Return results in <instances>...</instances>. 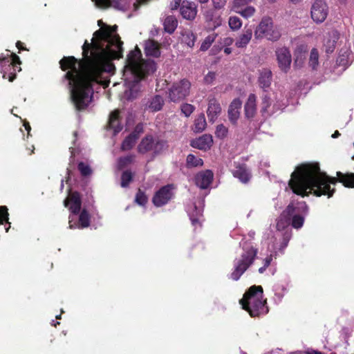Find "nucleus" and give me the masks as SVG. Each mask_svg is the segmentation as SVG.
I'll return each instance as SVG.
<instances>
[{
  "instance_id": "cd10ccee",
  "label": "nucleus",
  "mask_w": 354,
  "mask_h": 354,
  "mask_svg": "<svg viewBox=\"0 0 354 354\" xmlns=\"http://www.w3.org/2000/svg\"><path fill=\"white\" fill-rule=\"evenodd\" d=\"M272 102L270 98L267 95H265L262 98V104H261V110L263 114H270L272 113H274L276 110L279 109V108L275 107V105L273 106L272 110L271 111L270 109L271 106Z\"/></svg>"
},
{
  "instance_id": "f8f14e48",
  "label": "nucleus",
  "mask_w": 354,
  "mask_h": 354,
  "mask_svg": "<svg viewBox=\"0 0 354 354\" xmlns=\"http://www.w3.org/2000/svg\"><path fill=\"white\" fill-rule=\"evenodd\" d=\"M275 55L279 69L283 73H288L292 63V56L288 48L286 47L277 48Z\"/></svg>"
},
{
  "instance_id": "864d4df0",
  "label": "nucleus",
  "mask_w": 354,
  "mask_h": 354,
  "mask_svg": "<svg viewBox=\"0 0 354 354\" xmlns=\"http://www.w3.org/2000/svg\"><path fill=\"white\" fill-rule=\"evenodd\" d=\"M180 3H182L181 0H171L169 3V8L172 10H177Z\"/></svg>"
},
{
  "instance_id": "6e6d98bb",
  "label": "nucleus",
  "mask_w": 354,
  "mask_h": 354,
  "mask_svg": "<svg viewBox=\"0 0 354 354\" xmlns=\"http://www.w3.org/2000/svg\"><path fill=\"white\" fill-rule=\"evenodd\" d=\"M142 131V126L141 124H138L136 126V129L133 133H134L136 136L138 133Z\"/></svg>"
},
{
  "instance_id": "69168bd1",
  "label": "nucleus",
  "mask_w": 354,
  "mask_h": 354,
  "mask_svg": "<svg viewBox=\"0 0 354 354\" xmlns=\"http://www.w3.org/2000/svg\"><path fill=\"white\" fill-rule=\"evenodd\" d=\"M70 150H71V156H74L75 154H74V151H73V148L71 147Z\"/></svg>"
},
{
  "instance_id": "a19ab883",
  "label": "nucleus",
  "mask_w": 354,
  "mask_h": 354,
  "mask_svg": "<svg viewBox=\"0 0 354 354\" xmlns=\"http://www.w3.org/2000/svg\"><path fill=\"white\" fill-rule=\"evenodd\" d=\"M132 179V174L131 172L126 171L122 175L121 186L126 187L128 186Z\"/></svg>"
},
{
  "instance_id": "79ce46f5",
  "label": "nucleus",
  "mask_w": 354,
  "mask_h": 354,
  "mask_svg": "<svg viewBox=\"0 0 354 354\" xmlns=\"http://www.w3.org/2000/svg\"><path fill=\"white\" fill-rule=\"evenodd\" d=\"M78 169L83 176H88L91 174V169L88 165L84 162H80L78 165Z\"/></svg>"
},
{
  "instance_id": "f257e3e1",
  "label": "nucleus",
  "mask_w": 354,
  "mask_h": 354,
  "mask_svg": "<svg viewBox=\"0 0 354 354\" xmlns=\"http://www.w3.org/2000/svg\"><path fill=\"white\" fill-rule=\"evenodd\" d=\"M100 29L95 31L91 43L85 41L82 46L83 59L74 57H64L60 66L68 70V81L72 102L78 110L86 109L91 103L95 84L106 87L115 66L112 61L122 55V42L117 33V26H110L97 21Z\"/></svg>"
},
{
  "instance_id": "f704fd0d",
  "label": "nucleus",
  "mask_w": 354,
  "mask_h": 354,
  "mask_svg": "<svg viewBox=\"0 0 354 354\" xmlns=\"http://www.w3.org/2000/svg\"><path fill=\"white\" fill-rule=\"evenodd\" d=\"M187 164L189 167H200L203 165V161L193 154H189L187 157Z\"/></svg>"
},
{
  "instance_id": "423d86ee",
  "label": "nucleus",
  "mask_w": 354,
  "mask_h": 354,
  "mask_svg": "<svg viewBox=\"0 0 354 354\" xmlns=\"http://www.w3.org/2000/svg\"><path fill=\"white\" fill-rule=\"evenodd\" d=\"M266 300L263 299L261 286H253L245 292L240 301L243 309L247 310L251 317H257L268 312L265 306Z\"/></svg>"
},
{
  "instance_id": "c03bdc74",
  "label": "nucleus",
  "mask_w": 354,
  "mask_h": 354,
  "mask_svg": "<svg viewBox=\"0 0 354 354\" xmlns=\"http://www.w3.org/2000/svg\"><path fill=\"white\" fill-rule=\"evenodd\" d=\"M167 148L168 145L165 141H156V154L165 151Z\"/></svg>"
},
{
  "instance_id": "a878e982",
  "label": "nucleus",
  "mask_w": 354,
  "mask_h": 354,
  "mask_svg": "<svg viewBox=\"0 0 354 354\" xmlns=\"http://www.w3.org/2000/svg\"><path fill=\"white\" fill-rule=\"evenodd\" d=\"M163 26L167 32L169 34L173 33L178 26V21L176 17L173 15L166 17L163 21Z\"/></svg>"
},
{
  "instance_id": "9b49d317",
  "label": "nucleus",
  "mask_w": 354,
  "mask_h": 354,
  "mask_svg": "<svg viewBox=\"0 0 354 354\" xmlns=\"http://www.w3.org/2000/svg\"><path fill=\"white\" fill-rule=\"evenodd\" d=\"M203 205L204 200L203 198H198L187 205L186 211L193 225L196 226L201 224L203 218Z\"/></svg>"
},
{
  "instance_id": "ddd939ff",
  "label": "nucleus",
  "mask_w": 354,
  "mask_h": 354,
  "mask_svg": "<svg viewBox=\"0 0 354 354\" xmlns=\"http://www.w3.org/2000/svg\"><path fill=\"white\" fill-rule=\"evenodd\" d=\"M328 15V7L322 0H317L314 2L311 8V17L316 23L323 22Z\"/></svg>"
},
{
  "instance_id": "2eb2a0df",
  "label": "nucleus",
  "mask_w": 354,
  "mask_h": 354,
  "mask_svg": "<svg viewBox=\"0 0 354 354\" xmlns=\"http://www.w3.org/2000/svg\"><path fill=\"white\" fill-rule=\"evenodd\" d=\"M180 10L183 18L192 20L196 16L197 6L194 2L185 0L181 3Z\"/></svg>"
},
{
  "instance_id": "8fccbe9b",
  "label": "nucleus",
  "mask_w": 354,
  "mask_h": 354,
  "mask_svg": "<svg viewBox=\"0 0 354 354\" xmlns=\"http://www.w3.org/2000/svg\"><path fill=\"white\" fill-rule=\"evenodd\" d=\"M216 78V74L214 72H209L204 77L206 84H211Z\"/></svg>"
},
{
  "instance_id": "680f3d73",
  "label": "nucleus",
  "mask_w": 354,
  "mask_h": 354,
  "mask_svg": "<svg viewBox=\"0 0 354 354\" xmlns=\"http://www.w3.org/2000/svg\"><path fill=\"white\" fill-rule=\"evenodd\" d=\"M266 268H267L263 266V267H261L259 269V272L263 273L266 270Z\"/></svg>"
},
{
  "instance_id": "58836bf2",
  "label": "nucleus",
  "mask_w": 354,
  "mask_h": 354,
  "mask_svg": "<svg viewBox=\"0 0 354 354\" xmlns=\"http://www.w3.org/2000/svg\"><path fill=\"white\" fill-rule=\"evenodd\" d=\"M180 110L185 117H189L194 111L195 107L191 104L183 103L180 106Z\"/></svg>"
},
{
  "instance_id": "c9c22d12",
  "label": "nucleus",
  "mask_w": 354,
  "mask_h": 354,
  "mask_svg": "<svg viewBox=\"0 0 354 354\" xmlns=\"http://www.w3.org/2000/svg\"><path fill=\"white\" fill-rule=\"evenodd\" d=\"M3 221H6L8 225V227H6V232H7L10 227V223L8 222V209L6 206L0 207V225L3 223Z\"/></svg>"
},
{
  "instance_id": "aec40b11",
  "label": "nucleus",
  "mask_w": 354,
  "mask_h": 354,
  "mask_svg": "<svg viewBox=\"0 0 354 354\" xmlns=\"http://www.w3.org/2000/svg\"><path fill=\"white\" fill-rule=\"evenodd\" d=\"M221 112L220 104L215 100L212 99L209 101L208 108L207 111L209 120L214 122Z\"/></svg>"
},
{
  "instance_id": "a211bd4d",
  "label": "nucleus",
  "mask_w": 354,
  "mask_h": 354,
  "mask_svg": "<svg viewBox=\"0 0 354 354\" xmlns=\"http://www.w3.org/2000/svg\"><path fill=\"white\" fill-rule=\"evenodd\" d=\"M241 105V101L239 98H236L231 102L229 106L228 118L232 124H236L239 118Z\"/></svg>"
},
{
  "instance_id": "338daca9",
  "label": "nucleus",
  "mask_w": 354,
  "mask_h": 354,
  "mask_svg": "<svg viewBox=\"0 0 354 354\" xmlns=\"http://www.w3.org/2000/svg\"><path fill=\"white\" fill-rule=\"evenodd\" d=\"M276 295H277L279 298V299H281L283 297V295L282 294H278V293H276Z\"/></svg>"
},
{
  "instance_id": "c756f323",
  "label": "nucleus",
  "mask_w": 354,
  "mask_h": 354,
  "mask_svg": "<svg viewBox=\"0 0 354 354\" xmlns=\"http://www.w3.org/2000/svg\"><path fill=\"white\" fill-rule=\"evenodd\" d=\"M196 36L190 30H185L182 33V42L185 44L189 48L194 46Z\"/></svg>"
},
{
  "instance_id": "37998d69",
  "label": "nucleus",
  "mask_w": 354,
  "mask_h": 354,
  "mask_svg": "<svg viewBox=\"0 0 354 354\" xmlns=\"http://www.w3.org/2000/svg\"><path fill=\"white\" fill-rule=\"evenodd\" d=\"M147 197L146 196L140 191L137 193L135 201L139 205L143 206L147 203Z\"/></svg>"
},
{
  "instance_id": "0e129e2a",
  "label": "nucleus",
  "mask_w": 354,
  "mask_h": 354,
  "mask_svg": "<svg viewBox=\"0 0 354 354\" xmlns=\"http://www.w3.org/2000/svg\"><path fill=\"white\" fill-rule=\"evenodd\" d=\"M301 0H290V2H292L294 4H297L299 3Z\"/></svg>"
},
{
  "instance_id": "4d7b16f0",
  "label": "nucleus",
  "mask_w": 354,
  "mask_h": 354,
  "mask_svg": "<svg viewBox=\"0 0 354 354\" xmlns=\"http://www.w3.org/2000/svg\"><path fill=\"white\" fill-rule=\"evenodd\" d=\"M306 354H324L322 352L313 350V349H308L306 352Z\"/></svg>"
},
{
  "instance_id": "3c124183",
  "label": "nucleus",
  "mask_w": 354,
  "mask_h": 354,
  "mask_svg": "<svg viewBox=\"0 0 354 354\" xmlns=\"http://www.w3.org/2000/svg\"><path fill=\"white\" fill-rule=\"evenodd\" d=\"M212 2L216 9H221L225 6L227 0H212Z\"/></svg>"
},
{
  "instance_id": "473e14b6",
  "label": "nucleus",
  "mask_w": 354,
  "mask_h": 354,
  "mask_svg": "<svg viewBox=\"0 0 354 354\" xmlns=\"http://www.w3.org/2000/svg\"><path fill=\"white\" fill-rule=\"evenodd\" d=\"M319 64V53L316 48H313L310 51L309 58V66L313 69H316Z\"/></svg>"
},
{
  "instance_id": "bf43d9fd",
  "label": "nucleus",
  "mask_w": 354,
  "mask_h": 354,
  "mask_svg": "<svg viewBox=\"0 0 354 354\" xmlns=\"http://www.w3.org/2000/svg\"><path fill=\"white\" fill-rule=\"evenodd\" d=\"M303 63V59L302 58H299L298 57L295 59V64L296 66H299V65H301V64Z\"/></svg>"
},
{
  "instance_id": "49530a36",
  "label": "nucleus",
  "mask_w": 354,
  "mask_h": 354,
  "mask_svg": "<svg viewBox=\"0 0 354 354\" xmlns=\"http://www.w3.org/2000/svg\"><path fill=\"white\" fill-rule=\"evenodd\" d=\"M133 159V156H127L124 158H122L118 160V166L120 168H122L129 163L131 162Z\"/></svg>"
},
{
  "instance_id": "4468645a",
  "label": "nucleus",
  "mask_w": 354,
  "mask_h": 354,
  "mask_svg": "<svg viewBox=\"0 0 354 354\" xmlns=\"http://www.w3.org/2000/svg\"><path fill=\"white\" fill-rule=\"evenodd\" d=\"M175 187L173 185H167L156 192V207L163 206L169 203L174 196Z\"/></svg>"
},
{
  "instance_id": "6e6552de",
  "label": "nucleus",
  "mask_w": 354,
  "mask_h": 354,
  "mask_svg": "<svg viewBox=\"0 0 354 354\" xmlns=\"http://www.w3.org/2000/svg\"><path fill=\"white\" fill-rule=\"evenodd\" d=\"M19 57L15 53L6 50L5 53L0 55V69L2 77L12 82L15 78L17 71H20L21 68Z\"/></svg>"
},
{
  "instance_id": "09e8293b",
  "label": "nucleus",
  "mask_w": 354,
  "mask_h": 354,
  "mask_svg": "<svg viewBox=\"0 0 354 354\" xmlns=\"http://www.w3.org/2000/svg\"><path fill=\"white\" fill-rule=\"evenodd\" d=\"M233 42H234L233 38L230 37L222 38L220 40V44L223 47L230 46L233 44Z\"/></svg>"
},
{
  "instance_id": "6ab92c4d",
  "label": "nucleus",
  "mask_w": 354,
  "mask_h": 354,
  "mask_svg": "<svg viewBox=\"0 0 354 354\" xmlns=\"http://www.w3.org/2000/svg\"><path fill=\"white\" fill-rule=\"evenodd\" d=\"M245 115L247 118H252L257 112V96L251 93L244 106Z\"/></svg>"
},
{
  "instance_id": "0eeeda50",
  "label": "nucleus",
  "mask_w": 354,
  "mask_h": 354,
  "mask_svg": "<svg viewBox=\"0 0 354 354\" xmlns=\"http://www.w3.org/2000/svg\"><path fill=\"white\" fill-rule=\"evenodd\" d=\"M243 250L241 256L234 261V270L231 273V278L234 281H237L252 264L257 254V249L253 246H243Z\"/></svg>"
},
{
  "instance_id": "c85d7f7f",
  "label": "nucleus",
  "mask_w": 354,
  "mask_h": 354,
  "mask_svg": "<svg viewBox=\"0 0 354 354\" xmlns=\"http://www.w3.org/2000/svg\"><path fill=\"white\" fill-rule=\"evenodd\" d=\"M207 126L204 114L199 115L194 121V131L199 133L203 131Z\"/></svg>"
},
{
  "instance_id": "39448f33",
  "label": "nucleus",
  "mask_w": 354,
  "mask_h": 354,
  "mask_svg": "<svg viewBox=\"0 0 354 354\" xmlns=\"http://www.w3.org/2000/svg\"><path fill=\"white\" fill-rule=\"evenodd\" d=\"M64 206L70 211L68 223L71 229L84 228L89 225V214L86 209H81V198L77 192H69Z\"/></svg>"
},
{
  "instance_id": "bb28decb",
  "label": "nucleus",
  "mask_w": 354,
  "mask_h": 354,
  "mask_svg": "<svg viewBox=\"0 0 354 354\" xmlns=\"http://www.w3.org/2000/svg\"><path fill=\"white\" fill-rule=\"evenodd\" d=\"M109 127L113 130L114 133H117L122 130V127L119 123V111H113L109 118Z\"/></svg>"
},
{
  "instance_id": "4c0bfd02",
  "label": "nucleus",
  "mask_w": 354,
  "mask_h": 354,
  "mask_svg": "<svg viewBox=\"0 0 354 354\" xmlns=\"http://www.w3.org/2000/svg\"><path fill=\"white\" fill-rule=\"evenodd\" d=\"M228 24L232 30H237L241 28L242 21L238 17L232 16L229 18Z\"/></svg>"
},
{
  "instance_id": "7c9ffc66",
  "label": "nucleus",
  "mask_w": 354,
  "mask_h": 354,
  "mask_svg": "<svg viewBox=\"0 0 354 354\" xmlns=\"http://www.w3.org/2000/svg\"><path fill=\"white\" fill-rule=\"evenodd\" d=\"M217 37L216 33H212L205 38L202 42L200 50L201 51H206L211 46L212 43L215 41Z\"/></svg>"
},
{
  "instance_id": "052dcab7",
  "label": "nucleus",
  "mask_w": 354,
  "mask_h": 354,
  "mask_svg": "<svg viewBox=\"0 0 354 354\" xmlns=\"http://www.w3.org/2000/svg\"><path fill=\"white\" fill-rule=\"evenodd\" d=\"M225 48H224V53L227 55H229L232 53V48H230L229 46H225Z\"/></svg>"
},
{
  "instance_id": "5fc2aeb1",
  "label": "nucleus",
  "mask_w": 354,
  "mask_h": 354,
  "mask_svg": "<svg viewBox=\"0 0 354 354\" xmlns=\"http://www.w3.org/2000/svg\"><path fill=\"white\" fill-rule=\"evenodd\" d=\"M156 111L161 109L162 104V98L158 95H156Z\"/></svg>"
},
{
  "instance_id": "f03ea898",
  "label": "nucleus",
  "mask_w": 354,
  "mask_h": 354,
  "mask_svg": "<svg viewBox=\"0 0 354 354\" xmlns=\"http://www.w3.org/2000/svg\"><path fill=\"white\" fill-rule=\"evenodd\" d=\"M337 179L330 178L322 172L317 163L303 164L292 173L288 185L292 192L298 195L304 196L313 192L317 196L327 195L328 198L334 192L330 184L334 185L337 180L346 187L354 188V174L337 171Z\"/></svg>"
},
{
  "instance_id": "5701e85b",
  "label": "nucleus",
  "mask_w": 354,
  "mask_h": 354,
  "mask_svg": "<svg viewBox=\"0 0 354 354\" xmlns=\"http://www.w3.org/2000/svg\"><path fill=\"white\" fill-rule=\"evenodd\" d=\"M259 86L264 91L268 89L272 82V72L268 68H264L260 71L259 77Z\"/></svg>"
},
{
  "instance_id": "20e7f679",
  "label": "nucleus",
  "mask_w": 354,
  "mask_h": 354,
  "mask_svg": "<svg viewBox=\"0 0 354 354\" xmlns=\"http://www.w3.org/2000/svg\"><path fill=\"white\" fill-rule=\"evenodd\" d=\"M308 207L304 202L297 203L295 207L293 204H290L286 209L281 214L277 223V229L278 232L274 239L281 241L279 250H284L291 238V231L288 229L290 221L292 220L293 227L299 229L303 226L304 221V215L307 213Z\"/></svg>"
},
{
  "instance_id": "603ef678",
  "label": "nucleus",
  "mask_w": 354,
  "mask_h": 354,
  "mask_svg": "<svg viewBox=\"0 0 354 354\" xmlns=\"http://www.w3.org/2000/svg\"><path fill=\"white\" fill-rule=\"evenodd\" d=\"M245 3L244 0H234L232 3V10L235 12V10H240V7Z\"/></svg>"
},
{
  "instance_id": "a18cd8bd",
  "label": "nucleus",
  "mask_w": 354,
  "mask_h": 354,
  "mask_svg": "<svg viewBox=\"0 0 354 354\" xmlns=\"http://www.w3.org/2000/svg\"><path fill=\"white\" fill-rule=\"evenodd\" d=\"M208 20L210 22H212V25L214 28H216L219 27L222 24V22H223V19L221 17V16H219V15L212 17L208 19Z\"/></svg>"
},
{
  "instance_id": "412c9836",
  "label": "nucleus",
  "mask_w": 354,
  "mask_h": 354,
  "mask_svg": "<svg viewBox=\"0 0 354 354\" xmlns=\"http://www.w3.org/2000/svg\"><path fill=\"white\" fill-rule=\"evenodd\" d=\"M339 39V33L336 30L330 32L324 39V47L327 53H333Z\"/></svg>"
},
{
  "instance_id": "4be33fe9",
  "label": "nucleus",
  "mask_w": 354,
  "mask_h": 354,
  "mask_svg": "<svg viewBox=\"0 0 354 354\" xmlns=\"http://www.w3.org/2000/svg\"><path fill=\"white\" fill-rule=\"evenodd\" d=\"M252 37V30L248 28L243 30L242 33L236 38L235 46L239 48H245L250 43Z\"/></svg>"
},
{
  "instance_id": "2f4dec72",
  "label": "nucleus",
  "mask_w": 354,
  "mask_h": 354,
  "mask_svg": "<svg viewBox=\"0 0 354 354\" xmlns=\"http://www.w3.org/2000/svg\"><path fill=\"white\" fill-rule=\"evenodd\" d=\"M138 136H136L134 133H131L129 135L126 139L123 141L122 144V150H129L133 147L134 145L136 140Z\"/></svg>"
},
{
  "instance_id": "de8ad7c7",
  "label": "nucleus",
  "mask_w": 354,
  "mask_h": 354,
  "mask_svg": "<svg viewBox=\"0 0 354 354\" xmlns=\"http://www.w3.org/2000/svg\"><path fill=\"white\" fill-rule=\"evenodd\" d=\"M95 6L100 8H107L111 4L110 0H92Z\"/></svg>"
},
{
  "instance_id": "9d476101",
  "label": "nucleus",
  "mask_w": 354,
  "mask_h": 354,
  "mask_svg": "<svg viewBox=\"0 0 354 354\" xmlns=\"http://www.w3.org/2000/svg\"><path fill=\"white\" fill-rule=\"evenodd\" d=\"M191 82L182 79L174 82L169 88L167 97L171 102H178L186 98L190 93Z\"/></svg>"
},
{
  "instance_id": "7ed1b4c3",
  "label": "nucleus",
  "mask_w": 354,
  "mask_h": 354,
  "mask_svg": "<svg viewBox=\"0 0 354 354\" xmlns=\"http://www.w3.org/2000/svg\"><path fill=\"white\" fill-rule=\"evenodd\" d=\"M144 50L148 57L147 61L141 58V52L138 47L130 51L127 55L123 71L125 91L123 98L132 100L136 97L139 91V81L153 68L155 57V41L149 39L145 41Z\"/></svg>"
},
{
  "instance_id": "393cba45",
  "label": "nucleus",
  "mask_w": 354,
  "mask_h": 354,
  "mask_svg": "<svg viewBox=\"0 0 354 354\" xmlns=\"http://www.w3.org/2000/svg\"><path fill=\"white\" fill-rule=\"evenodd\" d=\"M155 146L154 139L153 136L148 135L145 136L138 145V151L141 153H146L153 149Z\"/></svg>"
},
{
  "instance_id": "72a5a7b5",
  "label": "nucleus",
  "mask_w": 354,
  "mask_h": 354,
  "mask_svg": "<svg viewBox=\"0 0 354 354\" xmlns=\"http://www.w3.org/2000/svg\"><path fill=\"white\" fill-rule=\"evenodd\" d=\"M275 241H276V243H275L273 245V246H272V248H273L272 249L274 250V254H270L268 257H267L264 259V266H265V267H266V268H268V267L270 266V264L271 261H272V257H273V256H274V255L275 257L277 256V251H276V250H278L279 251V246H280V245H281V241H279V239H277V240H276V239H275ZM283 250H280V252H283Z\"/></svg>"
},
{
  "instance_id": "f3484780",
  "label": "nucleus",
  "mask_w": 354,
  "mask_h": 354,
  "mask_svg": "<svg viewBox=\"0 0 354 354\" xmlns=\"http://www.w3.org/2000/svg\"><path fill=\"white\" fill-rule=\"evenodd\" d=\"M213 179V173L210 170H206L198 173L195 178L196 184L201 189H206Z\"/></svg>"
},
{
  "instance_id": "b1692460",
  "label": "nucleus",
  "mask_w": 354,
  "mask_h": 354,
  "mask_svg": "<svg viewBox=\"0 0 354 354\" xmlns=\"http://www.w3.org/2000/svg\"><path fill=\"white\" fill-rule=\"evenodd\" d=\"M233 175L243 183L248 182L251 178L250 172L245 165L236 166L233 171Z\"/></svg>"
},
{
  "instance_id": "1a4fd4ad",
  "label": "nucleus",
  "mask_w": 354,
  "mask_h": 354,
  "mask_svg": "<svg viewBox=\"0 0 354 354\" xmlns=\"http://www.w3.org/2000/svg\"><path fill=\"white\" fill-rule=\"evenodd\" d=\"M254 36L257 39L265 37L268 40L277 41L280 38L281 33L274 26L271 18L264 17L257 27Z\"/></svg>"
},
{
  "instance_id": "ea45409f",
  "label": "nucleus",
  "mask_w": 354,
  "mask_h": 354,
  "mask_svg": "<svg viewBox=\"0 0 354 354\" xmlns=\"http://www.w3.org/2000/svg\"><path fill=\"white\" fill-rule=\"evenodd\" d=\"M227 133L228 129L223 124H219L216 127L215 134L217 138L223 139L227 136Z\"/></svg>"
},
{
  "instance_id": "e2e57ef3",
  "label": "nucleus",
  "mask_w": 354,
  "mask_h": 354,
  "mask_svg": "<svg viewBox=\"0 0 354 354\" xmlns=\"http://www.w3.org/2000/svg\"><path fill=\"white\" fill-rule=\"evenodd\" d=\"M339 136V133L338 131H336L332 136L333 138H335Z\"/></svg>"
},
{
  "instance_id": "dca6fc26",
  "label": "nucleus",
  "mask_w": 354,
  "mask_h": 354,
  "mask_svg": "<svg viewBox=\"0 0 354 354\" xmlns=\"http://www.w3.org/2000/svg\"><path fill=\"white\" fill-rule=\"evenodd\" d=\"M212 144V136L209 134H204L202 136L192 140L191 142V145L193 147L204 151L210 149Z\"/></svg>"
},
{
  "instance_id": "13d9d810",
  "label": "nucleus",
  "mask_w": 354,
  "mask_h": 354,
  "mask_svg": "<svg viewBox=\"0 0 354 354\" xmlns=\"http://www.w3.org/2000/svg\"><path fill=\"white\" fill-rule=\"evenodd\" d=\"M24 126L25 129L28 131V134L30 135L31 127H30L29 123L27 122H25L24 123Z\"/></svg>"
},
{
  "instance_id": "e433bc0d",
  "label": "nucleus",
  "mask_w": 354,
  "mask_h": 354,
  "mask_svg": "<svg viewBox=\"0 0 354 354\" xmlns=\"http://www.w3.org/2000/svg\"><path fill=\"white\" fill-rule=\"evenodd\" d=\"M256 10L253 6H249L242 10H235V12L241 15L243 17L248 19L254 15Z\"/></svg>"
},
{
  "instance_id": "774afa93",
  "label": "nucleus",
  "mask_w": 354,
  "mask_h": 354,
  "mask_svg": "<svg viewBox=\"0 0 354 354\" xmlns=\"http://www.w3.org/2000/svg\"><path fill=\"white\" fill-rule=\"evenodd\" d=\"M20 45H21V42H20V41H18V42L17 43V47L18 48H20Z\"/></svg>"
}]
</instances>
